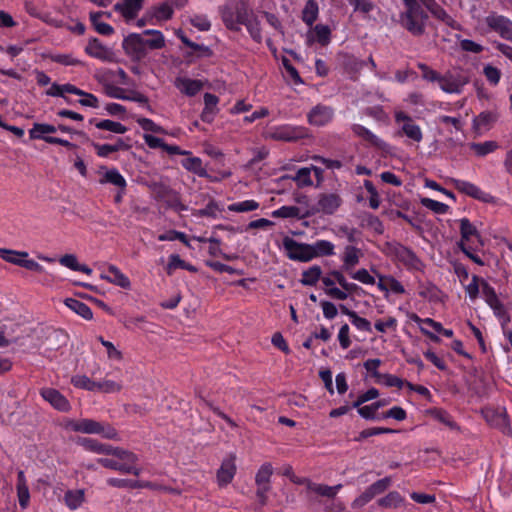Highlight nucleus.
<instances>
[{"label": "nucleus", "mask_w": 512, "mask_h": 512, "mask_svg": "<svg viewBox=\"0 0 512 512\" xmlns=\"http://www.w3.org/2000/svg\"><path fill=\"white\" fill-rule=\"evenodd\" d=\"M219 11L228 29L239 31L241 25H244L254 41H262L260 22L250 9L248 0H227Z\"/></svg>", "instance_id": "f257e3e1"}, {"label": "nucleus", "mask_w": 512, "mask_h": 512, "mask_svg": "<svg viewBox=\"0 0 512 512\" xmlns=\"http://www.w3.org/2000/svg\"><path fill=\"white\" fill-rule=\"evenodd\" d=\"M417 66L421 70L424 80L436 83L439 89L446 94L460 95L469 83V78L459 72L447 71L440 74L424 63H418Z\"/></svg>", "instance_id": "f03ea898"}, {"label": "nucleus", "mask_w": 512, "mask_h": 512, "mask_svg": "<svg viewBox=\"0 0 512 512\" xmlns=\"http://www.w3.org/2000/svg\"><path fill=\"white\" fill-rule=\"evenodd\" d=\"M404 9L400 13L401 25L412 35L421 36L426 29L428 13L416 0H402Z\"/></svg>", "instance_id": "7ed1b4c3"}, {"label": "nucleus", "mask_w": 512, "mask_h": 512, "mask_svg": "<svg viewBox=\"0 0 512 512\" xmlns=\"http://www.w3.org/2000/svg\"><path fill=\"white\" fill-rule=\"evenodd\" d=\"M465 291L471 299H475L481 294L485 302L493 310L495 317L503 318L506 315L504 302L497 296L494 288L483 279L473 276L471 281L465 286Z\"/></svg>", "instance_id": "20e7f679"}, {"label": "nucleus", "mask_w": 512, "mask_h": 512, "mask_svg": "<svg viewBox=\"0 0 512 512\" xmlns=\"http://www.w3.org/2000/svg\"><path fill=\"white\" fill-rule=\"evenodd\" d=\"M483 22L487 27V29H484L479 26L483 33L494 31L503 39L512 42V21L510 19L496 12H491L484 18Z\"/></svg>", "instance_id": "39448f33"}, {"label": "nucleus", "mask_w": 512, "mask_h": 512, "mask_svg": "<svg viewBox=\"0 0 512 512\" xmlns=\"http://www.w3.org/2000/svg\"><path fill=\"white\" fill-rule=\"evenodd\" d=\"M71 383L76 388H81L88 391H100L104 393H115L122 389V385L118 382L112 380L96 382L85 375H76L72 377Z\"/></svg>", "instance_id": "423d86ee"}, {"label": "nucleus", "mask_w": 512, "mask_h": 512, "mask_svg": "<svg viewBox=\"0 0 512 512\" xmlns=\"http://www.w3.org/2000/svg\"><path fill=\"white\" fill-rule=\"evenodd\" d=\"M459 223L461 238L458 246L461 250H468V248H478L479 246L483 245L477 228L467 218L460 219Z\"/></svg>", "instance_id": "0eeeda50"}, {"label": "nucleus", "mask_w": 512, "mask_h": 512, "mask_svg": "<svg viewBox=\"0 0 512 512\" xmlns=\"http://www.w3.org/2000/svg\"><path fill=\"white\" fill-rule=\"evenodd\" d=\"M283 247L291 260L308 262L313 259L310 244L299 243L293 238L285 237L283 239Z\"/></svg>", "instance_id": "6e6552de"}, {"label": "nucleus", "mask_w": 512, "mask_h": 512, "mask_svg": "<svg viewBox=\"0 0 512 512\" xmlns=\"http://www.w3.org/2000/svg\"><path fill=\"white\" fill-rule=\"evenodd\" d=\"M85 52L90 57L102 62L112 63L117 59L114 50L101 43L97 38L89 39L85 47Z\"/></svg>", "instance_id": "1a4fd4ad"}, {"label": "nucleus", "mask_w": 512, "mask_h": 512, "mask_svg": "<svg viewBox=\"0 0 512 512\" xmlns=\"http://www.w3.org/2000/svg\"><path fill=\"white\" fill-rule=\"evenodd\" d=\"M396 123L400 126L402 132L412 141L421 142L423 133L419 125L403 111H396L394 114Z\"/></svg>", "instance_id": "9d476101"}, {"label": "nucleus", "mask_w": 512, "mask_h": 512, "mask_svg": "<svg viewBox=\"0 0 512 512\" xmlns=\"http://www.w3.org/2000/svg\"><path fill=\"white\" fill-rule=\"evenodd\" d=\"M125 53L133 59H141L147 53V46L141 34L131 33L123 40Z\"/></svg>", "instance_id": "9b49d317"}, {"label": "nucleus", "mask_w": 512, "mask_h": 512, "mask_svg": "<svg viewBox=\"0 0 512 512\" xmlns=\"http://www.w3.org/2000/svg\"><path fill=\"white\" fill-rule=\"evenodd\" d=\"M454 187L461 193L470 196L474 199L480 200L485 203H493L495 198L489 194L481 190L477 185L461 180V179H452L451 180Z\"/></svg>", "instance_id": "f8f14e48"}, {"label": "nucleus", "mask_w": 512, "mask_h": 512, "mask_svg": "<svg viewBox=\"0 0 512 512\" xmlns=\"http://www.w3.org/2000/svg\"><path fill=\"white\" fill-rule=\"evenodd\" d=\"M174 15V7L169 1L161 2L146 12L149 24L157 25L170 20Z\"/></svg>", "instance_id": "ddd939ff"}, {"label": "nucleus", "mask_w": 512, "mask_h": 512, "mask_svg": "<svg viewBox=\"0 0 512 512\" xmlns=\"http://www.w3.org/2000/svg\"><path fill=\"white\" fill-rule=\"evenodd\" d=\"M353 133L363 139L369 146L382 152H389V145L372 131L360 124L352 125Z\"/></svg>", "instance_id": "4468645a"}, {"label": "nucleus", "mask_w": 512, "mask_h": 512, "mask_svg": "<svg viewBox=\"0 0 512 512\" xmlns=\"http://www.w3.org/2000/svg\"><path fill=\"white\" fill-rule=\"evenodd\" d=\"M40 395L47 401L53 408L61 412H68L71 409V405L68 399L61 394L57 389L54 388H42Z\"/></svg>", "instance_id": "2eb2a0df"}, {"label": "nucleus", "mask_w": 512, "mask_h": 512, "mask_svg": "<svg viewBox=\"0 0 512 512\" xmlns=\"http://www.w3.org/2000/svg\"><path fill=\"white\" fill-rule=\"evenodd\" d=\"M342 204V199L336 193L320 194L315 205V211L331 215L337 211Z\"/></svg>", "instance_id": "dca6fc26"}, {"label": "nucleus", "mask_w": 512, "mask_h": 512, "mask_svg": "<svg viewBox=\"0 0 512 512\" xmlns=\"http://www.w3.org/2000/svg\"><path fill=\"white\" fill-rule=\"evenodd\" d=\"M363 257L361 249L354 245H347L344 247L340 256L342 262V270L348 274L354 271V268L359 264L360 259Z\"/></svg>", "instance_id": "f3484780"}, {"label": "nucleus", "mask_w": 512, "mask_h": 512, "mask_svg": "<svg viewBox=\"0 0 512 512\" xmlns=\"http://www.w3.org/2000/svg\"><path fill=\"white\" fill-rule=\"evenodd\" d=\"M375 275L377 277V287L378 289L388 296V294H404L405 288L404 286L393 276L384 275L375 271Z\"/></svg>", "instance_id": "a211bd4d"}, {"label": "nucleus", "mask_w": 512, "mask_h": 512, "mask_svg": "<svg viewBox=\"0 0 512 512\" xmlns=\"http://www.w3.org/2000/svg\"><path fill=\"white\" fill-rule=\"evenodd\" d=\"M424 7L431 13L437 20L443 22L452 29H460V24L447 13V11L437 3L436 0H429L425 3Z\"/></svg>", "instance_id": "6ab92c4d"}, {"label": "nucleus", "mask_w": 512, "mask_h": 512, "mask_svg": "<svg viewBox=\"0 0 512 512\" xmlns=\"http://www.w3.org/2000/svg\"><path fill=\"white\" fill-rule=\"evenodd\" d=\"M175 87L186 96L192 97L198 94L203 86L204 83L201 80L198 79H191L185 76H179L174 81Z\"/></svg>", "instance_id": "aec40b11"}, {"label": "nucleus", "mask_w": 512, "mask_h": 512, "mask_svg": "<svg viewBox=\"0 0 512 512\" xmlns=\"http://www.w3.org/2000/svg\"><path fill=\"white\" fill-rule=\"evenodd\" d=\"M334 116L333 110L324 105L315 106L308 114L309 123L315 126L328 124Z\"/></svg>", "instance_id": "412c9836"}, {"label": "nucleus", "mask_w": 512, "mask_h": 512, "mask_svg": "<svg viewBox=\"0 0 512 512\" xmlns=\"http://www.w3.org/2000/svg\"><path fill=\"white\" fill-rule=\"evenodd\" d=\"M485 418L491 426L498 428L503 434L512 435V429L505 411H488L485 414Z\"/></svg>", "instance_id": "4be33fe9"}, {"label": "nucleus", "mask_w": 512, "mask_h": 512, "mask_svg": "<svg viewBox=\"0 0 512 512\" xmlns=\"http://www.w3.org/2000/svg\"><path fill=\"white\" fill-rule=\"evenodd\" d=\"M236 473L235 456L231 455L229 458L223 460L220 468L217 471V481L219 486L228 485Z\"/></svg>", "instance_id": "5701e85b"}, {"label": "nucleus", "mask_w": 512, "mask_h": 512, "mask_svg": "<svg viewBox=\"0 0 512 512\" xmlns=\"http://www.w3.org/2000/svg\"><path fill=\"white\" fill-rule=\"evenodd\" d=\"M101 279L124 289H129L131 286L129 278L115 265H109L107 271L101 274Z\"/></svg>", "instance_id": "b1692460"}, {"label": "nucleus", "mask_w": 512, "mask_h": 512, "mask_svg": "<svg viewBox=\"0 0 512 512\" xmlns=\"http://www.w3.org/2000/svg\"><path fill=\"white\" fill-rule=\"evenodd\" d=\"M107 483L112 487L117 488H130V489H140V488H149V489H158L162 488L161 486L149 482V481H139L132 479H119V478H110L107 480Z\"/></svg>", "instance_id": "393cba45"}, {"label": "nucleus", "mask_w": 512, "mask_h": 512, "mask_svg": "<svg viewBox=\"0 0 512 512\" xmlns=\"http://www.w3.org/2000/svg\"><path fill=\"white\" fill-rule=\"evenodd\" d=\"M219 103V98L211 93L204 94V108L201 113V119L203 122L211 123L219 109L217 107Z\"/></svg>", "instance_id": "a878e982"}, {"label": "nucleus", "mask_w": 512, "mask_h": 512, "mask_svg": "<svg viewBox=\"0 0 512 512\" xmlns=\"http://www.w3.org/2000/svg\"><path fill=\"white\" fill-rule=\"evenodd\" d=\"M141 8L142 5L137 0H123L114 6V10L120 13L127 22L133 20Z\"/></svg>", "instance_id": "bb28decb"}, {"label": "nucleus", "mask_w": 512, "mask_h": 512, "mask_svg": "<svg viewBox=\"0 0 512 512\" xmlns=\"http://www.w3.org/2000/svg\"><path fill=\"white\" fill-rule=\"evenodd\" d=\"M418 294L432 304H442L445 298L444 293L431 283L421 284Z\"/></svg>", "instance_id": "cd10ccee"}, {"label": "nucleus", "mask_w": 512, "mask_h": 512, "mask_svg": "<svg viewBox=\"0 0 512 512\" xmlns=\"http://www.w3.org/2000/svg\"><path fill=\"white\" fill-rule=\"evenodd\" d=\"M268 136L275 140L293 141L300 137L299 131L289 125H282L273 127Z\"/></svg>", "instance_id": "c85d7f7f"}, {"label": "nucleus", "mask_w": 512, "mask_h": 512, "mask_svg": "<svg viewBox=\"0 0 512 512\" xmlns=\"http://www.w3.org/2000/svg\"><path fill=\"white\" fill-rule=\"evenodd\" d=\"M334 282H336V286L339 285V290L344 292L345 300L354 292L359 289V286L353 282H349L344 275V271L341 270H333V278Z\"/></svg>", "instance_id": "c756f323"}, {"label": "nucleus", "mask_w": 512, "mask_h": 512, "mask_svg": "<svg viewBox=\"0 0 512 512\" xmlns=\"http://www.w3.org/2000/svg\"><path fill=\"white\" fill-rule=\"evenodd\" d=\"M100 184H111L125 191L127 182L122 174L115 168L106 170L99 180Z\"/></svg>", "instance_id": "7c9ffc66"}, {"label": "nucleus", "mask_w": 512, "mask_h": 512, "mask_svg": "<svg viewBox=\"0 0 512 512\" xmlns=\"http://www.w3.org/2000/svg\"><path fill=\"white\" fill-rule=\"evenodd\" d=\"M497 114L484 111L473 119V128L477 133H483L490 129L491 125L496 121Z\"/></svg>", "instance_id": "2f4dec72"}, {"label": "nucleus", "mask_w": 512, "mask_h": 512, "mask_svg": "<svg viewBox=\"0 0 512 512\" xmlns=\"http://www.w3.org/2000/svg\"><path fill=\"white\" fill-rule=\"evenodd\" d=\"M181 165L187 170L199 177H206L208 175L207 170L203 166L202 160L199 157L186 156L185 159L181 161Z\"/></svg>", "instance_id": "473e14b6"}, {"label": "nucleus", "mask_w": 512, "mask_h": 512, "mask_svg": "<svg viewBox=\"0 0 512 512\" xmlns=\"http://www.w3.org/2000/svg\"><path fill=\"white\" fill-rule=\"evenodd\" d=\"M56 131L57 128L54 125L46 123H35L29 130V137L31 139H41L46 142V139L50 137L49 134H53Z\"/></svg>", "instance_id": "72a5a7b5"}, {"label": "nucleus", "mask_w": 512, "mask_h": 512, "mask_svg": "<svg viewBox=\"0 0 512 512\" xmlns=\"http://www.w3.org/2000/svg\"><path fill=\"white\" fill-rule=\"evenodd\" d=\"M319 15V6L316 0H307L302 10V21L312 27Z\"/></svg>", "instance_id": "f704fd0d"}, {"label": "nucleus", "mask_w": 512, "mask_h": 512, "mask_svg": "<svg viewBox=\"0 0 512 512\" xmlns=\"http://www.w3.org/2000/svg\"><path fill=\"white\" fill-rule=\"evenodd\" d=\"M332 278H333V271L330 272L328 275L321 278L325 293L333 299L341 300V301L345 300L344 292H341L339 290V288L336 286V282H334V280Z\"/></svg>", "instance_id": "c9c22d12"}, {"label": "nucleus", "mask_w": 512, "mask_h": 512, "mask_svg": "<svg viewBox=\"0 0 512 512\" xmlns=\"http://www.w3.org/2000/svg\"><path fill=\"white\" fill-rule=\"evenodd\" d=\"M313 259L320 256H332L334 255L335 246L328 240H317L313 244H310Z\"/></svg>", "instance_id": "e433bc0d"}, {"label": "nucleus", "mask_w": 512, "mask_h": 512, "mask_svg": "<svg viewBox=\"0 0 512 512\" xmlns=\"http://www.w3.org/2000/svg\"><path fill=\"white\" fill-rule=\"evenodd\" d=\"M100 423L93 419H81L72 424V429L76 432L97 434L99 432Z\"/></svg>", "instance_id": "4c0bfd02"}, {"label": "nucleus", "mask_w": 512, "mask_h": 512, "mask_svg": "<svg viewBox=\"0 0 512 512\" xmlns=\"http://www.w3.org/2000/svg\"><path fill=\"white\" fill-rule=\"evenodd\" d=\"M434 419L449 427L451 430H458L459 427L456 422L452 419L451 415L441 408H431L426 411Z\"/></svg>", "instance_id": "58836bf2"}, {"label": "nucleus", "mask_w": 512, "mask_h": 512, "mask_svg": "<svg viewBox=\"0 0 512 512\" xmlns=\"http://www.w3.org/2000/svg\"><path fill=\"white\" fill-rule=\"evenodd\" d=\"M103 12H91L90 20L94 29L101 35H111L114 32L113 27L102 21Z\"/></svg>", "instance_id": "ea45409f"}, {"label": "nucleus", "mask_w": 512, "mask_h": 512, "mask_svg": "<svg viewBox=\"0 0 512 512\" xmlns=\"http://www.w3.org/2000/svg\"><path fill=\"white\" fill-rule=\"evenodd\" d=\"M28 256L29 254L26 251L0 248V257L13 265L21 266L23 258Z\"/></svg>", "instance_id": "a19ab883"}, {"label": "nucleus", "mask_w": 512, "mask_h": 512, "mask_svg": "<svg viewBox=\"0 0 512 512\" xmlns=\"http://www.w3.org/2000/svg\"><path fill=\"white\" fill-rule=\"evenodd\" d=\"M144 34L151 36L149 39H144L147 48L156 50L165 46V37L161 31L148 29L144 31Z\"/></svg>", "instance_id": "79ce46f5"}, {"label": "nucleus", "mask_w": 512, "mask_h": 512, "mask_svg": "<svg viewBox=\"0 0 512 512\" xmlns=\"http://www.w3.org/2000/svg\"><path fill=\"white\" fill-rule=\"evenodd\" d=\"M81 443L86 449L98 454L111 455L113 450V446L102 444L92 438H83Z\"/></svg>", "instance_id": "37998d69"}, {"label": "nucleus", "mask_w": 512, "mask_h": 512, "mask_svg": "<svg viewBox=\"0 0 512 512\" xmlns=\"http://www.w3.org/2000/svg\"><path fill=\"white\" fill-rule=\"evenodd\" d=\"M321 275L322 270L320 266L313 265L302 272L301 283L307 286H313L321 279Z\"/></svg>", "instance_id": "c03bdc74"}, {"label": "nucleus", "mask_w": 512, "mask_h": 512, "mask_svg": "<svg viewBox=\"0 0 512 512\" xmlns=\"http://www.w3.org/2000/svg\"><path fill=\"white\" fill-rule=\"evenodd\" d=\"M66 306L80 317L89 320L92 317L91 309L83 302L76 299L66 300Z\"/></svg>", "instance_id": "a18cd8bd"}, {"label": "nucleus", "mask_w": 512, "mask_h": 512, "mask_svg": "<svg viewBox=\"0 0 512 512\" xmlns=\"http://www.w3.org/2000/svg\"><path fill=\"white\" fill-rule=\"evenodd\" d=\"M342 487L341 484L336 486H328L324 484H313L308 481V488L320 496L334 498L337 491Z\"/></svg>", "instance_id": "49530a36"}, {"label": "nucleus", "mask_w": 512, "mask_h": 512, "mask_svg": "<svg viewBox=\"0 0 512 512\" xmlns=\"http://www.w3.org/2000/svg\"><path fill=\"white\" fill-rule=\"evenodd\" d=\"M65 504L72 510L77 509L81 506L84 501V491L79 490H68L64 495Z\"/></svg>", "instance_id": "de8ad7c7"}, {"label": "nucleus", "mask_w": 512, "mask_h": 512, "mask_svg": "<svg viewBox=\"0 0 512 512\" xmlns=\"http://www.w3.org/2000/svg\"><path fill=\"white\" fill-rule=\"evenodd\" d=\"M404 502V498L397 492H389L385 497L378 500V504L384 508H397Z\"/></svg>", "instance_id": "09e8293b"}, {"label": "nucleus", "mask_w": 512, "mask_h": 512, "mask_svg": "<svg viewBox=\"0 0 512 512\" xmlns=\"http://www.w3.org/2000/svg\"><path fill=\"white\" fill-rule=\"evenodd\" d=\"M93 147L99 157H108L110 154L117 152L125 147L122 140L115 144H98L94 143Z\"/></svg>", "instance_id": "8fccbe9b"}, {"label": "nucleus", "mask_w": 512, "mask_h": 512, "mask_svg": "<svg viewBox=\"0 0 512 512\" xmlns=\"http://www.w3.org/2000/svg\"><path fill=\"white\" fill-rule=\"evenodd\" d=\"M259 206L260 205L257 201L251 199L232 203L228 205L227 209L230 212L244 213L257 210Z\"/></svg>", "instance_id": "3c124183"}, {"label": "nucleus", "mask_w": 512, "mask_h": 512, "mask_svg": "<svg viewBox=\"0 0 512 512\" xmlns=\"http://www.w3.org/2000/svg\"><path fill=\"white\" fill-rule=\"evenodd\" d=\"M398 430L392 429V428H385V427H372L362 430L359 435L354 439L357 442H360L364 439H367L369 437L380 435V434H391L396 433Z\"/></svg>", "instance_id": "603ef678"}, {"label": "nucleus", "mask_w": 512, "mask_h": 512, "mask_svg": "<svg viewBox=\"0 0 512 512\" xmlns=\"http://www.w3.org/2000/svg\"><path fill=\"white\" fill-rule=\"evenodd\" d=\"M96 127L101 130H107L116 134H124L127 128L120 122L105 119L96 123Z\"/></svg>", "instance_id": "864d4df0"}, {"label": "nucleus", "mask_w": 512, "mask_h": 512, "mask_svg": "<svg viewBox=\"0 0 512 512\" xmlns=\"http://www.w3.org/2000/svg\"><path fill=\"white\" fill-rule=\"evenodd\" d=\"M273 474V468L270 463L263 464L258 470L255 482L257 486H266L270 483V477Z\"/></svg>", "instance_id": "5fc2aeb1"}, {"label": "nucleus", "mask_w": 512, "mask_h": 512, "mask_svg": "<svg viewBox=\"0 0 512 512\" xmlns=\"http://www.w3.org/2000/svg\"><path fill=\"white\" fill-rule=\"evenodd\" d=\"M349 275L353 280H356L362 284H365V285H375L376 284L377 285V281H376L377 277H374L373 275H371L370 272L365 268H362V269H359L356 271H352Z\"/></svg>", "instance_id": "6e6d98bb"}, {"label": "nucleus", "mask_w": 512, "mask_h": 512, "mask_svg": "<svg viewBox=\"0 0 512 512\" xmlns=\"http://www.w3.org/2000/svg\"><path fill=\"white\" fill-rule=\"evenodd\" d=\"M420 203L423 207L433 211L436 214H445L449 209L447 204L430 198H421Z\"/></svg>", "instance_id": "4d7b16f0"}, {"label": "nucleus", "mask_w": 512, "mask_h": 512, "mask_svg": "<svg viewBox=\"0 0 512 512\" xmlns=\"http://www.w3.org/2000/svg\"><path fill=\"white\" fill-rule=\"evenodd\" d=\"M271 215L275 218H298L300 216V209L296 206H281L272 211Z\"/></svg>", "instance_id": "13d9d810"}, {"label": "nucleus", "mask_w": 512, "mask_h": 512, "mask_svg": "<svg viewBox=\"0 0 512 512\" xmlns=\"http://www.w3.org/2000/svg\"><path fill=\"white\" fill-rule=\"evenodd\" d=\"M190 24L199 31H208L211 28L209 18L204 14H193L189 18Z\"/></svg>", "instance_id": "bf43d9fd"}, {"label": "nucleus", "mask_w": 512, "mask_h": 512, "mask_svg": "<svg viewBox=\"0 0 512 512\" xmlns=\"http://www.w3.org/2000/svg\"><path fill=\"white\" fill-rule=\"evenodd\" d=\"M124 100L137 102L140 105H142L143 108L147 109L149 112H152V108L149 105L148 98L144 94L140 93L139 91H136V90L126 91Z\"/></svg>", "instance_id": "052dcab7"}, {"label": "nucleus", "mask_w": 512, "mask_h": 512, "mask_svg": "<svg viewBox=\"0 0 512 512\" xmlns=\"http://www.w3.org/2000/svg\"><path fill=\"white\" fill-rule=\"evenodd\" d=\"M311 33H312L314 39L323 45L327 44L330 40L331 31H330L329 27L326 25H322V24L316 25L313 28Z\"/></svg>", "instance_id": "680f3d73"}, {"label": "nucleus", "mask_w": 512, "mask_h": 512, "mask_svg": "<svg viewBox=\"0 0 512 512\" xmlns=\"http://www.w3.org/2000/svg\"><path fill=\"white\" fill-rule=\"evenodd\" d=\"M483 74L486 77L489 84L492 86L498 85L502 75L500 69L491 64H486L484 66Z\"/></svg>", "instance_id": "e2e57ef3"}, {"label": "nucleus", "mask_w": 512, "mask_h": 512, "mask_svg": "<svg viewBox=\"0 0 512 512\" xmlns=\"http://www.w3.org/2000/svg\"><path fill=\"white\" fill-rule=\"evenodd\" d=\"M498 145L494 141H486L483 143H473L471 145V149L478 155V156H485L497 149Z\"/></svg>", "instance_id": "0e129e2a"}, {"label": "nucleus", "mask_w": 512, "mask_h": 512, "mask_svg": "<svg viewBox=\"0 0 512 512\" xmlns=\"http://www.w3.org/2000/svg\"><path fill=\"white\" fill-rule=\"evenodd\" d=\"M293 179L300 187L313 185V181L311 179V168H300Z\"/></svg>", "instance_id": "69168bd1"}, {"label": "nucleus", "mask_w": 512, "mask_h": 512, "mask_svg": "<svg viewBox=\"0 0 512 512\" xmlns=\"http://www.w3.org/2000/svg\"><path fill=\"white\" fill-rule=\"evenodd\" d=\"M137 124L145 131L153 132V133H165V130L162 126L156 124L153 120L145 117H139L136 119Z\"/></svg>", "instance_id": "338daca9"}, {"label": "nucleus", "mask_w": 512, "mask_h": 512, "mask_svg": "<svg viewBox=\"0 0 512 512\" xmlns=\"http://www.w3.org/2000/svg\"><path fill=\"white\" fill-rule=\"evenodd\" d=\"M364 187L367 190V192L369 193V206L372 209L379 208L381 200H380V196H379L375 186L373 185V183L369 180H365Z\"/></svg>", "instance_id": "774afa93"}]
</instances>
